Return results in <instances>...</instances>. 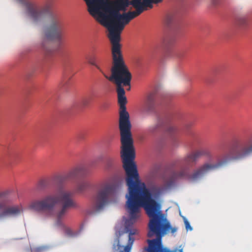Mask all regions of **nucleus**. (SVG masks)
<instances>
[{
    "label": "nucleus",
    "instance_id": "7",
    "mask_svg": "<svg viewBox=\"0 0 252 252\" xmlns=\"http://www.w3.org/2000/svg\"><path fill=\"white\" fill-rule=\"evenodd\" d=\"M114 190V188L110 185H107L100 189L92 199L91 206L87 210L88 215H93L101 211L108 203V198Z\"/></svg>",
    "mask_w": 252,
    "mask_h": 252
},
{
    "label": "nucleus",
    "instance_id": "5",
    "mask_svg": "<svg viewBox=\"0 0 252 252\" xmlns=\"http://www.w3.org/2000/svg\"><path fill=\"white\" fill-rule=\"evenodd\" d=\"M108 36L112 44L113 57L111 76L108 77L95 61H91L90 63L94 65L106 78L114 82L117 87H122V84L130 86L132 75L125 63L121 51V34L108 33Z\"/></svg>",
    "mask_w": 252,
    "mask_h": 252
},
{
    "label": "nucleus",
    "instance_id": "31",
    "mask_svg": "<svg viewBox=\"0 0 252 252\" xmlns=\"http://www.w3.org/2000/svg\"><path fill=\"white\" fill-rule=\"evenodd\" d=\"M164 189L163 188H158V191L159 193H161L163 191Z\"/></svg>",
    "mask_w": 252,
    "mask_h": 252
},
{
    "label": "nucleus",
    "instance_id": "25",
    "mask_svg": "<svg viewBox=\"0 0 252 252\" xmlns=\"http://www.w3.org/2000/svg\"><path fill=\"white\" fill-rule=\"evenodd\" d=\"M237 23L241 26H244L247 23L246 19L245 17H240L238 19Z\"/></svg>",
    "mask_w": 252,
    "mask_h": 252
},
{
    "label": "nucleus",
    "instance_id": "33",
    "mask_svg": "<svg viewBox=\"0 0 252 252\" xmlns=\"http://www.w3.org/2000/svg\"><path fill=\"white\" fill-rule=\"evenodd\" d=\"M172 42H173V41H172L171 43H169V44H171Z\"/></svg>",
    "mask_w": 252,
    "mask_h": 252
},
{
    "label": "nucleus",
    "instance_id": "13",
    "mask_svg": "<svg viewBox=\"0 0 252 252\" xmlns=\"http://www.w3.org/2000/svg\"><path fill=\"white\" fill-rule=\"evenodd\" d=\"M202 155V153L201 151H196L189 154L185 158L184 162L188 165L195 164Z\"/></svg>",
    "mask_w": 252,
    "mask_h": 252
},
{
    "label": "nucleus",
    "instance_id": "8",
    "mask_svg": "<svg viewBox=\"0 0 252 252\" xmlns=\"http://www.w3.org/2000/svg\"><path fill=\"white\" fill-rule=\"evenodd\" d=\"M64 23L62 17L59 15L52 16L49 27L45 31V34L49 40L61 41L64 29Z\"/></svg>",
    "mask_w": 252,
    "mask_h": 252
},
{
    "label": "nucleus",
    "instance_id": "10",
    "mask_svg": "<svg viewBox=\"0 0 252 252\" xmlns=\"http://www.w3.org/2000/svg\"><path fill=\"white\" fill-rule=\"evenodd\" d=\"M85 167L79 166L73 168L63 174L57 175L53 177V182L60 186L66 181L73 180L85 175Z\"/></svg>",
    "mask_w": 252,
    "mask_h": 252
},
{
    "label": "nucleus",
    "instance_id": "14",
    "mask_svg": "<svg viewBox=\"0 0 252 252\" xmlns=\"http://www.w3.org/2000/svg\"><path fill=\"white\" fill-rule=\"evenodd\" d=\"M145 109L146 111L151 112L154 111L155 108V94L150 93L147 97L145 102Z\"/></svg>",
    "mask_w": 252,
    "mask_h": 252
},
{
    "label": "nucleus",
    "instance_id": "32",
    "mask_svg": "<svg viewBox=\"0 0 252 252\" xmlns=\"http://www.w3.org/2000/svg\"><path fill=\"white\" fill-rule=\"evenodd\" d=\"M177 56H178V58H182V55L181 53H179V54L177 55Z\"/></svg>",
    "mask_w": 252,
    "mask_h": 252
},
{
    "label": "nucleus",
    "instance_id": "28",
    "mask_svg": "<svg viewBox=\"0 0 252 252\" xmlns=\"http://www.w3.org/2000/svg\"><path fill=\"white\" fill-rule=\"evenodd\" d=\"M84 0L86 2L87 5L89 6L90 9H91L92 6V5L93 4L91 2L93 0Z\"/></svg>",
    "mask_w": 252,
    "mask_h": 252
},
{
    "label": "nucleus",
    "instance_id": "21",
    "mask_svg": "<svg viewBox=\"0 0 252 252\" xmlns=\"http://www.w3.org/2000/svg\"><path fill=\"white\" fill-rule=\"evenodd\" d=\"M151 241H152V240H147V242L149 244V248L147 249L148 252H158L157 251H155V246H154V243Z\"/></svg>",
    "mask_w": 252,
    "mask_h": 252
},
{
    "label": "nucleus",
    "instance_id": "16",
    "mask_svg": "<svg viewBox=\"0 0 252 252\" xmlns=\"http://www.w3.org/2000/svg\"><path fill=\"white\" fill-rule=\"evenodd\" d=\"M89 184L87 182H83L79 183L77 186V191L82 192L86 190L89 187Z\"/></svg>",
    "mask_w": 252,
    "mask_h": 252
},
{
    "label": "nucleus",
    "instance_id": "29",
    "mask_svg": "<svg viewBox=\"0 0 252 252\" xmlns=\"http://www.w3.org/2000/svg\"><path fill=\"white\" fill-rule=\"evenodd\" d=\"M108 107V104L106 103H104L102 104L100 106V109L102 110H104L107 109Z\"/></svg>",
    "mask_w": 252,
    "mask_h": 252
},
{
    "label": "nucleus",
    "instance_id": "23",
    "mask_svg": "<svg viewBox=\"0 0 252 252\" xmlns=\"http://www.w3.org/2000/svg\"><path fill=\"white\" fill-rule=\"evenodd\" d=\"M114 160L113 159H108L106 162L105 165V170H109L113 165Z\"/></svg>",
    "mask_w": 252,
    "mask_h": 252
},
{
    "label": "nucleus",
    "instance_id": "6",
    "mask_svg": "<svg viewBox=\"0 0 252 252\" xmlns=\"http://www.w3.org/2000/svg\"><path fill=\"white\" fill-rule=\"evenodd\" d=\"M252 154V135L243 141L237 140L233 142L229 153L223 160L216 164L206 163L200 167L189 176V179L195 181L203 177L211 170L219 168L231 160H239L248 157Z\"/></svg>",
    "mask_w": 252,
    "mask_h": 252
},
{
    "label": "nucleus",
    "instance_id": "30",
    "mask_svg": "<svg viewBox=\"0 0 252 252\" xmlns=\"http://www.w3.org/2000/svg\"><path fill=\"white\" fill-rule=\"evenodd\" d=\"M219 0H212V4L214 5H217L218 3Z\"/></svg>",
    "mask_w": 252,
    "mask_h": 252
},
{
    "label": "nucleus",
    "instance_id": "20",
    "mask_svg": "<svg viewBox=\"0 0 252 252\" xmlns=\"http://www.w3.org/2000/svg\"><path fill=\"white\" fill-rule=\"evenodd\" d=\"M186 175V171L185 170H182L179 172L175 173L173 174V178L174 180L177 178L184 177Z\"/></svg>",
    "mask_w": 252,
    "mask_h": 252
},
{
    "label": "nucleus",
    "instance_id": "34",
    "mask_svg": "<svg viewBox=\"0 0 252 252\" xmlns=\"http://www.w3.org/2000/svg\"><path fill=\"white\" fill-rule=\"evenodd\" d=\"M130 87H129V88H127V90H130Z\"/></svg>",
    "mask_w": 252,
    "mask_h": 252
},
{
    "label": "nucleus",
    "instance_id": "4",
    "mask_svg": "<svg viewBox=\"0 0 252 252\" xmlns=\"http://www.w3.org/2000/svg\"><path fill=\"white\" fill-rule=\"evenodd\" d=\"M73 195L72 192L60 189L57 196L49 195L42 200H33L30 203V208L45 212L48 216H55L57 224L60 225L69 209L78 206L73 199Z\"/></svg>",
    "mask_w": 252,
    "mask_h": 252
},
{
    "label": "nucleus",
    "instance_id": "27",
    "mask_svg": "<svg viewBox=\"0 0 252 252\" xmlns=\"http://www.w3.org/2000/svg\"><path fill=\"white\" fill-rule=\"evenodd\" d=\"M184 222H185L186 229L187 230H191L192 227H191V226L189 224V222L185 218L184 219Z\"/></svg>",
    "mask_w": 252,
    "mask_h": 252
},
{
    "label": "nucleus",
    "instance_id": "24",
    "mask_svg": "<svg viewBox=\"0 0 252 252\" xmlns=\"http://www.w3.org/2000/svg\"><path fill=\"white\" fill-rule=\"evenodd\" d=\"M91 102V99L89 97H85L83 98L81 101V104L84 106H87Z\"/></svg>",
    "mask_w": 252,
    "mask_h": 252
},
{
    "label": "nucleus",
    "instance_id": "2",
    "mask_svg": "<svg viewBox=\"0 0 252 252\" xmlns=\"http://www.w3.org/2000/svg\"><path fill=\"white\" fill-rule=\"evenodd\" d=\"M126 208L129 214V220L126 221V223H132L138 217L140 208H144L150 218L147 236L150 238L156 236V238L151 241L154 243L155 251L158 252H183V249L175 248L170 250L163 247L162 237L169 231L172 234L174 233L177 228L171 227L170 222L160 211V204L152 198V194L148 188L126 194Z\"/></svg>",
    "mask_w": 252,
    "mask_h": 252
},
{
    "label": "nucleus",
    "instance_id": "11",
    "mask_svg": "<svg viewBox=\"0 0 252 252\" xmlns=\"http://www.w3.org/2000/svg\"><path fill=\"white\" fill-rule=\"evenodd\" d=\"M135 234L136 231L135 230H130L127 236L125 235L124 233L120 234L119 238L115 240V242L113 244V249L115 251H120L121 248L123 247V246L120 244V241H121L122 243H124V242L123 241V239H125V241L128 240L127 245L124 247V252H130L134 241V238H133V235Z\"/></svg>",
    "mask_w": 252,
    "mask_h": 252
},
{
    "label": "nucleus",
    "instance_id": "22",
    "mask_svg": "<svg viewBox=\"0 0 252 252\" xmlns=\"http://www.w3.org/2000/svg\"><path fill=\"white\" fill-rule=\"evenodd\" d=\"M48 184L49 182L47 180H41L38 184V188L39 189L45 188L48 186Z\"/></svg>",
    "mask_w": 252,
    "mask_h": 252
},
{
    "label": "nucleus",
    "instance_id": "1",
    "mask_svg": "<svg viewBox=\"0 0 252 252\" xmlns=\"http://www.w3.org/2000/svg\"><path fill=\"white\" fill-rule=\"evenodd\" d=\"M159 0H93L88 11L104 27L109 33L121 34L125 26L141 14L147 7L152 8V3Z\"/></svg>",
    "mask_w": 252,
    "mask_h": 252
},
{
    "label": "nucleus",
    "instance_id": "9",
    "mask_svg": "<svg viewBox=\"0 0 252 252\" xmlns=\"http://www.w3.org/2000/svg\"><path fill=\"white\" fill-rule=\"evenodd\" d=\"M26 5L27 15L34 22L43 20L48 12L47 8L40 7L34 2H27Z\"/></svg>",
    "mask_w": 252,
    "mask_h": 252
},
{
    "label": "nucleus",
    "instance_id": "3",
    "mask_svg": "<svg viewBox=\"0 0 252 252\" xmlns=\"http://www.w3.org/2000/svg\"><path fill=\"white\" fill-rule=\"evenodd\" d=\"M117 92L120 105L119 126L121 142V156L126 176L127 194H129L147 188L145 184L140 181L136 165L134 161L135 152L131 132L129 115L126 110L127 101L125 91L123 87H117Z\"/></svg>",
    "mask_w": 252,
    "mask_h": 252
},
{
    "label": "nucleus",
    "instance_id": "35",
    "mask_svg": "<svg viewBox=\"0 0 252 252\" xmlns=\"http://www.w3.org/2000/svg\"><path fill=\"white\" fill-rule=\"evenodd\" d=\"M160 1H162V0H159Z\"/></svg>",
    "mask_w": 252,
    "mask_h": 252
},
{
    "label": "nucleus",
    "instance_id": "18",
    "mask_svg": "<svg viewBox=\"0 0 252 252\" xmlns=\"http://www.w3.org/2000/svg\"><path fill=\"white\" fill-rule=\"evenodd\" d=\"M71 57L68 54H65L63 56V62L65 65H68L71 62Z\"/></svg>",
    "mask_w": 252,
    "mask_h": 252
},
{
    "label": "nucleus",
    "instance_id": "19",
    "mask_svg": "<svg viewBox=\"0 0 252 252\" xmlns=\"http://www.w3.org/2000/svg\"><path fill=\"white\" fill-rule=\"evenodd\" d=\"M177 128L174 126H170L167 129V132L173 138L174 134L177 132Z\"/></svg>",
    "mask_w": 252,
    "mask_h": 252
},
{
    "label": "nucleus",
    "instance_id": "17",
    "mask_svg": "<svg viewBox=\"0 0 252 252\" xmlns=\"http://www.w3.org/2000/svg\"><path fill=\"white\" fill-rule=\"evenodd\" d=\"M175 16L173 14H168L166 15L165 22L167 25L171 24L175 20Z\"/></svg>",
    "mask_w": 252,
    "mask_h": 252
},
{
    "label": "nucleus",
    "instance_id": "15",
    "mask_svg": "<svg viewBox=\"0 0 252 252\" xmlns=\"http://www.w3.org/2000/svg\"><path fill=\"white\" fill-rule=\"evenodd\" d=\"M164 125V120L161 117L158 116L157 117L156 124L150 126L148 128V131L150 133H155L157 132Z\"/></svg>",
    "mask_w": 252,
    "mask_h": 252
},
{
    "label": "nucleus",
    "instance_id": "26",
    "mask_svg": "<svg viewBox=\"0 0 252 252\" xmlns=\"http://www.w3.org/2000/svg\"><path fill=\"white\" fill-rule=\"evenodd\" d=\"M61 88H63L64 89H66V87L69 85V80H64L62 82L61 84Z\"/></svg>",
    "mask_w": 252,
    "mask_h": 252
},
{
    "label": "nucleus",
    "instance_id": "12",
    "mask_svg": "<svg viewBox=\"0 0 252 252\" xmlns=\"http://www.w3.org/2000/svg\"><path fill=\"white\" fill-rule=\"evenodd\" d=\"M23 211L21 206H7L5 204H0V218L15 216Z\"/></svg>",
    "mask_w": 252,
    "mask_h": 252
}]
</instances>
